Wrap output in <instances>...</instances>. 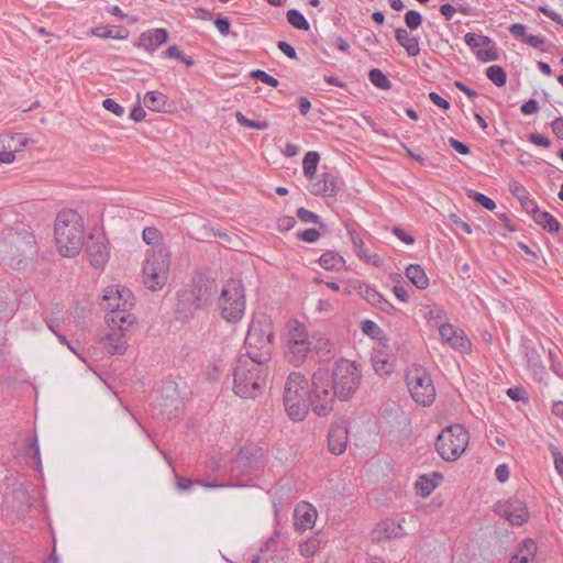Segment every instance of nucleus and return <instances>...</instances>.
<instances>
[{
    "label": "nucleus",
    "mask_w": 563,
    "mask_h": 563,
    "mask_svg": "<svg viewBox=\"0 0 563 563\" xmlns=\"http://www.w3.org/2000/svg\"><path fill=\"white\" fill-rule=\"evenodd\" d=\"M319 263L324 269H340L345 265L343 256L334 252L323 253L319 258Z\"/></svg>",
    "instance_id": "2f4dec72"
},
{
    "label": "nucleus",
    "mask_w": 563,
    "mask_h": 563,
    "mask_svg": "<svg viewBox=\"0 0 563 563\" xmlns=\"http://www.w3.org/2000/svg\"><path fill=\"white\" fill-rule=\"evenodd\" d=\"M197 485L207 488V489H213V488H225V487H234V484L230 483H222L218 482L217 479L213 481H207V479H196Z\"/></svg>",
    "instance_id": "864d4df0"
},
{
    "label": "nucleus",
    "mask_w": 563,
    "mask_h": 563,
    "mask_svg": "<svg viewBox=\"0 0 563 563\" xmlns=\"http://www.w3.org/2000/svg\"><path fill=\"white\" fill-rule=\"evenodd\" d=\"M162 396L172 402H178L179 394L174 382H167L162 387Z\"/></svg>",
    "instance_id": "a18cd8bd"
},
{
    "label": "nucleus",
    "mask_w": 563,
    "mask_h": 563,
    "mask_svg": "<svg viewBox=\"0 0 563 563\" xmlns=\"http://www.w3.org/2000/svg\"><path fill=\"white\" fill-rule=\"evenodd\" d=\"M475 55L481 62L484 63L499 59L498 48L493 41L492 44L485 46V48L477 49L475 52Z\"/></svg>",
    "instance_id": "58836bf2"
},
{
    "label": "nucleus",
    "mask_w": 563,
    "mask_h": 563,
    "mask_svg": "<svg viewBox=\"0 0 563 563\" xmlns=\"http://www.w3.org/2000/svg\"><path fill=\"white\" fill-rule=\"evenodd\" d=\"M537 224L541 225L548 232H558L560 230V222L547 211H538L533 217Z\"/></svg>",
    "instance_id": "7c9ffc66"
},
{
    "label": "nucleus",
    "mask_w": 563,
    "mask_h": 563,
    "mask_svg": "<svg viewBox=\"0 0 563 563\" xmlns=\"http://www.w3.org/2000/svg\"><path fill=\"white\" fill-rule=\"evenodd\" d=\"M368 78L371 82L383 90H389L391 88V82L387 78V76L378 68H374L369 70Z\"/></svg>",
    "instance_id": "f704fd0d"
},
{
    "label": "nucleus",
    "mask_w": 563,
    "mask_h": 563,
    "mask_svg": "<svg viewBox=\"0 0 563 563\" xmlns=\"http://www.w3.org/2000/svg\"><path fill=\"white\" fill-rule=\"evenodd\" d=\"M142 238L147 245H153L154 247H156L153 251H156L159 247H164L163 245H161L162 234L156 228H145L142 232Z\"/></svg>",
    "instance_id": "e433bc0d"
},
{
    "label": "nucleus",
    "mask_w": 563,
    "mask_h": 563,
    "mask_svg": "<svg viewBox=\"0 0 563 563\" xmlns=\"http://www.w3.org/2000/svg\"><path fill=\"white\" fill-rule=\"evenodd\" d=\"M361 296L371 305L378 307L384 311H389L394 307L374 288L369 285L360 286Z\"/></svg>",
    "instance_id": "bb28decb"
},
{
    "label": "nucleus",
    "mask_w": 563,
    "mask_h": 563,
    "mask_svg": "<svg viewBox=\"0 0 563 563\" xmlns=\"http://www.w3.org/2000/svg\"><path fill=\"white\" fill-rule=\"evenodd\" d=\"M33 141L24 133L0 135V163L11 164L14 162V154L23 151Z\"/></svg>",
    "instance_id": "ddd939ff"
},
{
    "label": "nucleus",
    "mask_w": 563,
    "mask_h": 563,
    "mask_svg": "<svg viewBox=\"0 0 563 563\" xmlns=\"http://www.w3.org/2000/svg\"><path fill=\"white\" fill-rule=\"evenodd\" d=\"M464 41L472 49L484 48L487 45L492 44V38L486 35H478L475 33H466L464 36Z\"/></svg>",
    "instance_id": "c9c22d12"
},
{
    "label": "nucleus",
    "mask_w": 563,
    "mask_h": 563,
    "mask_svg": "<svg viewBox=\"0 0 563 563\" xmlns=\"http://www.w3.org/2000/svg\"><path fill=\"white\" fill-rule=\"evenodd\" d=\"M552 455L556 472L563 475V455L555 448L552 449Z\"/></svg>",
    "instance_id": "774afa93"
},
{
    "label": "nucleus",
    "mask_w": 563,
    "mask_h": 563,
    "mask_svg": "<svg viewBox=\"0 0 563 563\" xmlns=\"http://www.w3.org/2000/svg\"><path fill=\"white\" fill-rule=\"evenodd\" d=\"M507 520L512 525L521 526L529 519V511L525 503L519 499H510L507 501L504 510Z\"/></svg>",
    "instance_id": "4be33fe9"
},
{
    "label": "nucleus",
    "mask_w": 563,
    "mask_h": 563,
    "mask_svg": "<svg viewBox=\"0 0 563 563\" xmlns=\"http://www.w3.org/2000/svg\"><path fill=\"white\" fill-rule=\"evenodd\" d=\"M102 106L106 110L112 112L117 117H122L124 114V108L120 106L118 102H115L111 98H107L102 101Z\"/></svg>",
    "instance_id": "603ef678"
},
{
    "label": "nucleus",
    "mask_w": 563,
    "mask_h": 563,
    "mask_svg": "<svg viewBox=\"0 0 563 563\" xmlns=\"http://www.w3.org/2000/svg\"><path fill=\"white\" fill-rule=\"evenodd\" d=\"M288 22L298 30H309L310 25L307 19L297 10L291 9L287 12Z\"/></svg>",
    "instance_id": "ea45409f"
},
{
    "label": "nucleus",
    "mask_w": 563,
    "mask_h": 563,
    "mask_svg": "<svg viewBox=\"0 0 563 563\" xmlns=\"http://www.w3.org/2000/svg\"><path fill=\"white\" fill-rule=\"evenodd\" d=\"M268 365L247 356H239L233 371V391L244 399H255L266 384Z\"/></svg>",
    "instance_id": "f03ea898"
},
{
    "label": "nucleus",
    "mask_w": 563,
    "mask_h": 563,
    "mask_svg": "<svg viewBox=\"0 0 563 563\" xmlns=\"http://www.w3.org/2000/svg\"><path fill=\"white\" fill-rule=\"evenodd\" d=\"M298 238L305 242L313 243L319 240L320 233L317 229H307L298 233Z\"/></svg>",
    "instance_id": "6e6d98bb"
},
{
    "label": "nucleus",
    "mask_w": 563,
    "mask_h": 563,
    "mask_svg": "<svg viewBox=\"0 0 563 563\" xmlns=\"http://www.w3.org/2000/svg\"><path fill=\"white\" fill-rule=\"evenodd\" d=\"M236 121L242 125L255 130H266L268 122L266 121H253L244 117L241 112L235 113Z\"/></svg>",
    "instance_id": "37998d69"
},
{
    "label": "nucleus",
    "mask_w": 563,
    "mask_h": 563,
    "mask_svg": "<svg viewBox=\"0 0 563 563\" xmlns=\"http://www.w3.org/2000/svg\"><path fill=\"white\" fill-rule=\"evenodd\" d=\"M250 76L256 80H260V81L271 86V87H277L279 84L276 78L268 75L266 71H264L262 69L252 70Z\"/></svg>",
    "instance_id": "49530a36"
},
{
    "label": "nucleus",
    "mask_w": 563,
    "mask_h": 563,
    "mask_svg": "<svg viewBox=\"0 0 563 563\" xmlns=\"http://www.w3.org/2000/svg\"><path fill=\"white\" fill-rule=\"evenodd\" d=\"M362 331L365 334L374 338L380 332V329L374 321L365 320L362 322Z\"/></svg>",
    "instance_id": "13d9d810"
},
{
    "label": "nucleus",
    "mask_w": 563,
    "mask_h": 563,
    "mask_svg": "<svg viewBox=\"0 0 563 563\" xmlns=\"http://www.w3.org/2000/svg\"><path fill=\"white\" fill-rule=\"evenodd\" d=\"M402 521L404 520L397 522L391 519L383 520L374 529V538L380 541L383 539H398L404 537Z\"/></svg>",
    "instance_id": "412c9836"
},
{
    "label": "nucleus",
    "mask_w": 563,
    "mask_h": 563,
    "mask_svg": "<svg viewBox=\"0 0 563 563\" xmlns=\"http://www.w3.org/2000/svg\"><path fill=\"white\" fill-rule=\"evenodd\" d=\"M449 144L452 148L462 155L470 154V147L454 137L449 139Z\"/></svg>",
    "instance_id": "e2e57ef3"
},
{
    "label": "nucleus",
    "mask_w": 563,
    "mask_h": 563,
    "mask_svg": "<svg viewBox=\"0 0 563 563\" xmlns=\"http://www.w3.org/2000/svg\"><path fill=\"white\" fill-rule=\"evenodd\" d=\"M407 387L413 400L430 406L435 399V388L430 374L421 366H411L406 374Z\"/></svg>",
    "instance_id": "9d476101"
},
{
    "label": "nucleus",
    "mask_w": 563,
    "mask_h": 563,
    "mask_svg": "<svg viewBox=\"0 0 563 563\" xmlns=\"http://www.w3.org/2000/svg\"><path fill=\"white\" fill-rule=\"evenodd\" d=\"M345 228H346L350 239L353 243L354 251H355L356 255L361 258V254H362L361 251H368V250L365 249L363 239L358 235L357 231L352 225L346 224Z\"/></svg>",
    "instance_id": "79ce46f5"
},
{
    "label": "nucleus",
    "mask_w": 563,
    "mask_h": 563,
    "mask_svg": "<svg viewBox=\"0 0 563 563\" xmlns=\"http://www.w3.org/2000/svg\"><path fill=\"white\" fill-rule=\"evenodd\" d=\"M202 289L197 286H192L187 289H183L177 294V303L175 313L177 319L187 321L191 319L197 311L201 310L206 305Z\"/></svg>",
    "instance_id": "f8f14e48"
},
{
    "label": "nucleus",
    "mask_w": 563,
    "mask_h": 563,
    "mask_svg": "<svg viewBox=\"0 0 563 563\" xmlns=\"http://www.w3.org/2000/svg\"><path fill=\"white\" fill-rule=\"evenodd\" d=\"M137 100H140V95H137ZM146 112L140 104V101L134 106V108L130 112V119L135 122H141L145 119Z\"/></svg>",
    "instance_id": "4d7b16f0"
},
{
    "label": "nucleus",
    "mask_w": 563,
    "mask_h": 563,
    "mask_svg": "<svg viewBox=\"0 0 563 563\" xmlns=\"http://www.w3.org/2000/svg\"><path fill=\"white\" fill-rule=\"evenodd\" d=\"M424 317L430 324L439 327V323L445 319V312L439 307H430Z\"/></svg>",
    "instance_id": "c03bdc74"
},
{
    "label": "nucleus",
    "mask_w": 563,
    "mask_h": 563,
    "mask_svg": "<svg viewBox=\"0 0 563 563\" xmlns=\"http://www.w3.org/2000/svg\"><path fill=\"white\" fill-rule=\"evenodd\" d=\"M536 550V542L531 539H526L509 563H530L531 559L534 556Z\"/></svg>",
    "instance_id": "c85d7f7f"
},
{
    "label": "nucleus",
    "mask_w": 563,
    "mask_h": 563,
    "mask_svg": "<svg viewBox=\"0 0 563 563\" xmlns=\"http://www.w3.org/2000/svg\"><path fill=\"white\" fill-rule=\"evenodd\" d=\"M405 22H406V25L410 29V30H416L418 29L421 23H422V16L421 14L416 11V10H409L406 14H405Z\"/></svg>",
    "instance_id": "09e8293b"
},
{
    "label": "nucleus",
    "mask_w": 563,
    "mask_h": 563,
    "mask_svg": "<svg viewBox=\"0 0 563 563\" xmlns=\"http://www.w3.org/2000/svg\"><path fill=\"white\" fill-rule=\"evenodd\" d=\"M91 34L101 38H123L122 35L114 33L112 29H107L104 26L93 27L91 30Z\"/></svg>",
    "instance_id": "3c124183"
},
{
    "label": "nucleus",
    "mask_w": 563,
    "mask_h": 563,
    "mask_svg": "<svg viewBox=\"0 0 563 563\" xmlns=\"http://www.w3.org/2000/svg\"><path fill=\"white\" fill-rule=\"evenodd\" d=\"M509 190L518 200H520L521 198H525V196H527V191H526L525 187L516 180H514L509 184Z\"/></svg>",
    "instance_id": "052dcab7"
},
{
    "label": "nucleus",
    "mask_w": 563,
    "mask_h": 563,
    "mask_svg": "<svg viewBox=\"0 0 563 563\" xmlns=\"http://www.w3.org/2000/svg\"><path fill=\"white\" fill-rule=\"evenodd\" d=\"M520 110L523 114H533L539 111V104L534 99H530L521 106Z\"/></svg>",
    "instance_id": "69168bd1"
},
{
    "label": "nucleus",
    "mask_w": 563,
    "mask_h": 563,
    "mask_svg": "<svg viewBox=\"0 0 563 563\" xmlns=\"http://www.w3.org/2000/svg\"><path fill=\"white\" fill-rule=\"evenodd\" d=\"M520 203L522 206V208L532 216V218L537 214V212L539 211V208L538 206L536 205V202L531 199H529L528 195L525 196V198H521L520 200Z\"/></svg>",
    "instance_id": "bf43d9fd"
},
{
    "label": "nucleus",
    "mask_w": 563,
    "mask_h": 563,
    "mask_svg": "<svg viewBox=\"0 0 563 563\" xmlns=\"http://www.w3.org/2000/svg\"><path fill=\"white\" fill-rule=\"evenodd\" d=\"M347 424L344 420L335 422L331 427L329 431L328 446L333 454L340 455L345 451L347 444Z\"/></svg>",
    "instance_id": "dca6fc26"
},
{
    "label": "nucleus",
    "mask_w": 563,
    "mask_h": 563,
    "mask_svg": "<svg viewBox=\"0 0 563 563\" xmlns=\"http://www.w3.org/2000/svg\"><path fill=\"white\" fill-rule=\"evenodd\" d=\"M85 239L84 220L75 210L60 211L55 220V240L62 256L73 257L80 253Z\"/></svg>",
    "instance_id": "7ed1b4c3"
},
{
    "label": "nucleus",
    "mask_w": 563,
    "mask_h": 563,
    "mask_svg": "<svg viewBox=\"0 0 563 563\" xmlns=\"http://www.w3.org/2000/svg\"><path fill=\"white\" fill-rule=\"evenodd\" d=\"M111 332L103 339V345L111 354L121 355L126 350V342L122 339L126 330H120L117 325L108 324Z\"/></svg>",
    "instance_id": "b1692460"
},
{
    "label": "nucleus",
    "mask_w": 563,
    "mask_h": 563,
    "mask_svg": "<svg viewBox=\"0 0 563 563\" xmlns=\"http://www.w3.org/2000/svg\"><path fill=\"white\" fill-rule=\"evenodd\" d=\"M133 305V295L125 287L106 289L100 301V306L108 311L106 322L120 330H129L135 323L136 317L130 312Z\"/></svg>",
    "instance_id": "20e7f679"
},
{
    "label": "nucleus",
    "mask_w": 563,
    "mask_h": 563,
    "mask_svg": "<svg viewBox=\"0 0 563 563\" xmlns=\"http://www.w3.org/2000/svg\"><path fill=\"white\" fill-rule=\"evenodd\" d=\"M341 187V180L332 173H323L320 179L311 183L310 192L314 196L332 197L338 194Z\"/></svg>",
    "instance_id": "f3484780"
},
{
    "label": "nucleus",
    "mask_w": 563,
    "mask_h": 563,
    "mask_svg": "<svg viewBox=\"0 0 563 563\" xmlns=\"http://www.w3.org/2000/svg\"><path fill=\"white\" fill-rule=\"evenodd\" d=\"M320 161V155L317 152L310 151L306 153L302 162L303 174L308 179H312L316 175L317 167Z\"/></svg>",
    "instance_id": "473e14b6"
},
{
    "label": "nucleus",
    "mask_w": 563,
    "mask_h": 563,
    "mask_svg": "<svg viewBox=\"0 0 563 563\" xmlns=\"http://www.w3.org/2000/svg\"><path fill=\"white\" fill-rule=\"evenodd\" d=\"M308 394L307 378L301 373H290L284 386V406L291 420L302 421L306 418L311 406Z\"/></svg>",
    "instance_id": "423d86ee"
},
{
    "label": "nucleus",
    "mask_w": 563,
    "mask_h": 563,
    "mask_svg": "<svg viewBox=\"0 0 563 563\" xmlns=\"http://www.w3.org/2000/svg\"><path fill=\"white\" fill-rule=\"evenodd\" d=\"M277 46L287 57L291 59H297V53L289 43L285 41H279Z\"/></svg>",
    "instance_id": "338daca9"
},
{
    "label": "nucleus",
    "mask_w": 563,
    "mask_h": 563,
    "mask_svg": "<svg viewBox=\"0 0 563 563\" xmlns=\"http://www.w3.org/2000/svg\"><path fill=\"white\" fill-rule=\"evenodd\" d=\"M466 195L470 199L477 202L478 205H481L482 207H484L485 209H487L489 211H492L496 208L495 201L493 199H490L489 197L485 196L484 194H481L473 189H470V190H467Z\"/></svg>",
    "instance_id": "a19ab883"
},
{
    "label": "nucleus",
    "mask_w": 563,
    "mask_h": 563,
    "mask_svg": "<svg viewBox=\"0 0 563 563\" xmlns=\"http://www.w3.org/2000/svg\"><path fill=\"white\" fill-rule=\"evenodd\" d=\"M290 330L287 333L285 355L289 363L299 366L310 353V336L306 327L294 320L289 323Z\"/></svg>",
    "instance_id": "9b49d317"
},
{
    "label": "nucleus",
    "mask_w": 563,
    "mask_h": 563,
    "mask_svg": "<svg viewBox=\"0 0 563 563\" xmlns=\"http://www.w3.org/2000/svg\"><path fill=\"white\" fill-rule=\"evenodd\" d=\"M406 276L419 289H426L429 286V278L419 264H410L406 268Z\"/></svg>",
    "instance_id": "cd10ccee"
},
{
    "label": "nucleus",
    "mask_w": 563,
    "mask_h": 563,
    "mask_svg": "<svg viewBox=\"0 0 563 563\" xmlns=\"http://www.w3.org/2000/svg\"><path fill=\"white\" fill-rule=\"evenodd\" d=\"M361 260L376 267H380L384 264L383 258L376 253H369L368 251H361Z\"/></svg>",
    "instance_id": "5fc2aeb1"
},
{
    "label": "nucleus",
    "mask_w": 563,
    "mask_h": 563,
    "mask_svg": "<svg viewBox=\"0 0 563 563\" xmlns=\"http://www.w3.org/2000/svg\"><path fill=\"white\" fill-rule=\"evenodd\" d=\"M214 24L221 35L227 36L229 34L231 24L228 19L218 18L216 19Z\"/></svg>",
    "instance_id": "0e129e2a"
},
{
    "label": "nucleus",
    "mask_w": 563,
    "mask_h": 563,
    "mask_svg": "<svg viewBox=\"0 0 563 563\" xmlns=\"http://www.w3.org/2000/svg\"><path fill=\"white\" fill-rule=\"evenodd\" d=\"M321 539L318 537H312L300 543L299 551L300 554L305 558L313 556L320 549Z\"/></svg>",
    "instance_id": "4c0bfd02"
},
{
    "label": "nucleus",
    "mask_w": 563,
    "mask_h": 563,
    "mask_svg": "<svg viewBox=\"0 0 563 563\" xmlns=\"http://www.w3.org/2000/svg\"><path fill=\"white\" fill-rule=\"evenodd\" d=\"M273 324L265 314L253 318L244 342L245 353L240 356H247L268 364L273 351Z\"/></svg>",
    "instance_id": "39448f33"
},
{
    "label": "nucleus",
    "mask_w": 563,
    "mask_h": 563,
    "mask_svg": "<svg viewBox=\"0 0 563 563\" xmlns=\"http://www.w3.org/2000/svg\"><path fill=\"white\" fill-rule=\"evenodd\" d=\"M309 336L310 352L317 356L319 362L325 363L335 356L332 343L321 333L314 332Z\"/></svg>",
    "instance_id": "a211bd4d"
},
{
    "label": "nucleus",
    "mask_w": 563,
    "mask_h": 563,
    "mask_svg": "<svg viewBox=\"0 0 563 563\" xmlns=\"http://www.w3.org/2000/svg\"><path fill=\"white\" fill-rule=\"evenodd\" d=\"M486 76L497 87L505 86V84L507 81V74H506L505 69L498 65L489 66L486 69Z\"/></svg>",
    "instance_id": "72a5a7b5"
},
{
    "label": "nucleus",
    "mask_w": 563,
    "mask_h": 563,
    "mask_svg": "<svg viewBox=\"0 0 563 563\" xmlns=\"http://www.w3.org/2000/svg\"><path fill=\"white\" fill-rule=\"evenodd\" d=\"M371 361L375 373L379 376H387L394 372V360L384 345L374 350Z\"/></svg>",
    "instance_id": "aec40b11"
},
{
    "label": "nucleus",
    "mask_w": 563,
    "mask_h": 563,
    "mask_svg": "<svg viewBox=\"0 0 563 563\" xmlns=\"http://www.w3.org/2000/svg\"><path fill=\"white\" fill-rule=\"evenodd\" d=\"M395 37L400 46L406 49L410 57L418 56L420 53L419 42L416 36H412L406 29L398 27L395 30Z\"/></svg>",
    "instance_id": "a878e982"
},
{
    "label": "nucleus",
    "mask_w": 563,
    "mask_h": 563,
    "mask_svg": "<svg viewBox=\"0 0 563 563\" xmlns=\"http://www.w3.org/2000/svg\"><path fill=\"white\" fill-rule=\"evenodd\" d=\"M529 141L538 146H542V147H549L551 145V142L550 140L542 135V134H538V133H531L529 135Z\"/></svg>",
    "instance_id": "680f3d73"
},
{
    "label": "nucleus",
    "mask_w": 563,
    "mask_h": 563,
    "mask_svg": "<svg viewBox=\"0 0 563 563\" xmlns=\"http://www.w3.org/2000/svg\"><path fill=\"white\" fill-rule=\"evenodd\" d=\"M470 435L462 424L449 426L439 435L435 449L445 461H455L465 451Z\"/></svg>",
    "instance_id": "6e6552de"
},
{
    "label": "nucleus",
    "mask_w": 563,
    "mask_h": 563,
    "mask_svg": "<svg viewBox=\"0 0 563 563\" xmlns=\"http://www.w3.org/2000/svg\"><path fill=\"white\" fill-rule=\"evenodd\" d=\"M169 266V252L166 247H159L153 251L144 263V285L153 291L161 289L167 282Z\"/></svg>",
    "instance_id": "1a4fd4ad"
},
{
    "label": "nucleus",
    "mask_w": 563,
    "mask_h": 563,
    "mask_svg": "<svg viewBox=\"0 0 563 563\" xmlns=\"http://www.w3.org/2000/svg\"><path fill=\"white\" fill-rule=\"evenodd\" d=\"M362 374L354 362L339 360L332 375L320 368L312 375L311 408L318 416H325L333 409L334 399H350L357 390Z\"/></svg>",
    "instance_id": "f257e3e1"
},
{
    "label": "nucleus",
    "mask_w": 563,
    "mask_h": 563,
    "mask_svg": "<svg viewBox=\"0 0 563 563\" xmlns=\"http://www.w3.org/2000/svg\"><path fill=\"white\" fill-rule=\"evenodd\" d=\"M139 40L141 47L150 53H153L158 46L167 42L168 33L165 29H153L143 32Z\"/></svg>",
    "instance_id": "5701e85b"
},
{
    "label": "nucleus",
    "mask_w": 563,
    "mask_h": 563,
    "mask_svg": "<svg viewBox=\"0 0 563 563\" xmlns=\"http://www.w3.org/2000/svg\"><path fill=\"white\" fill-rule=\"evenodd\" d=\"M167 103V97L161 91H148L144 97V104L151 111L162 112Z\"/></svg>",
    "instance_id": "c756f323"
},
{
    "label": "nucleus",
    "mask_w": 563,
    "mask_h": 563,
    "mask_svg": "<svg viewBox=\"0 0 563 563\" xmlns=\"http://www.w3.org/2000/svg\"><path fill=\"white\" fill-rule=\"evenodd\" d=\"M439 332L441 339L452 349H455L462 353H465L470 350L471 343L461 329L455 328L450 323H440Z\"/></svg>",
    "instance_id": "2eb2a0df"
},
{
    "label": "nucleus",
    "mask_w": 563,
    "mask_h": 563,
    "mask_svg": "<svg viewBox=\"0 0 563 563\" xmlns=\"http://www.w3.org/2000/svg\"><path fill=\"white\" fill-rule=\"evenodd\" d=\"M219 307L222 318L228 322L235 323L241 320L245 311V297L240 280L230 279L224 284L219 298Z\"/></svg>",
    "instance_id": "0eeeda50"
},
{
    "label": "nucleus",
    "mask_w": 563,
    "mask_h": 563,
    "mask_svg": "<svg viewBox=\"0 0 563 563\" xmlns=\"http://www.w3.org/2000/svg\"><path fill=\"white\" fill-rule=\"evenodd\" d=\"M294 518L298 530L311 529L317 520V509L308 503H299L295 508Z\"/></svg>",
    "instance_id": "6ab92c4d"
},
{
    "label": "nucleus",
    "mask_w": 563,
    "mask_h": 563,
    "mask_svg": "<svg viewBox=\"0 0 563 563\" xmlns=\"http://www.w3.org/2000/svg\"><path fill=\"white\" fill-rule=\"evenodd\" d=\"M297 217L299 218L300 221L305 223H316L323 227V224L320 221V217L317 213L311 212L305 208H299L297 210Z\"/></svg>",
    "instance_id": "de8ad7c7"
},
{
    "label": "nucleus",
    "mask_w": 563,
    "mask_h": 563,
    "mask_svg": "<svg viewBox=\"0 0 563 563\" xmlns=\"http://www.w3.org/2000/svg\"><path fill=\"white\" fill-rule=\"evenodd\" d=\"M12 242L15 244L16 249L20 251L23 257L27 258L36 254V241L33 233H16L13 236Z\"/></svg>",
    "instance_id": "393cba45"
},
{
    "label": "nucleus",
    "mask_w": 563,
    "mask_h": 563,
    "mask_svg": "<svg viewBox=\"0 0 563 563\" xmlns=\"http://www.w3.org/2000/svg\"><path fill=\"white\" fill-rule=\"evenodd\" d=\"M109 244L101 233L91 234L86 245V254L90 264L102 267L109 260Z\"/></svg>",
    "instance_id": "4468645a"
},
{
    "label": "nucleus",
    "mask_w": 563,
    "mask_h": 563,
    "mask_svg": "<svg viewBox=\"0 0 563 563\" xmlns=\"http://www.w3.org/2000/svg\"><path fill=\"white\" fill-rule=\"evenodd\" d=\"M422 496H428L435 488L437 482L430 481L426 476H421L416 484Z\"/></svg>",
    "instance_id": "8fccbe9b"
}]
</instances>
